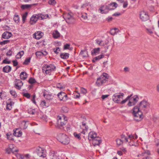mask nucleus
I'll use <instances>...</instances> for the list:
<instances>
[{"label": "nucleus", "instance_id": "obj_44", "mask_svg": "<svg viewBox=\"0 0 159 159\" xmlns=\"http://www.w3.org/2000/svg\"><path fill=\"white\" fill-rule=\"evenodd\" d=\"M30 59L31 58L30 57L26 58L25 61L24 62L23 64L25 65L28 64L30 61Z\"/></svg>", "mask_w": 159, "mask_h": 159}, {"label": "nucleus", "instance_id": "obj_42", "mask_svg": "<svg viewBox=\"0 0 159 159\" xmlns=\"http://www.w3.org/2000/svg\"><path fill=\"white\" fill-rule=\"evenodd\" d=\"M28 15V12H25V13H24L22 16V21L23 23L25 22V21L26 20V18L27 16Z\"/></svg>", "mask_w": 159, "mask_h": 159}, {"label": "nucleus", "instance_id": "obj_9", "mask_svg": "<svg viewBox=\"0 0 159 159\" xmlns=\"http://www.w3.org/2000/svg\"><path fill=\"white\" fill-rule=\"evenodd\" d=\"M37 157L39 158V159H43L46 157V150L44 149L38 147L36 150Z\"/></svg>", "mask_w": 159, "mask_h": 159}, {"label": "nucleus", "instance_id": "obj_43", "mask_svg": "<svg viewBox=\"0 0 159 159\" xmlns=\"http://www.w3.org/2000/svg\"><path fill=\"white\" fill-rule=\"evenodd\" d=\"M28 82L30 84H33L36 82V81L35 79L33 78H30Z\"/></svg>", "mask_w": 159, "mask_h": 159}, {"label": "nucleus", "instance_id": "obj_37", "mask_svg": "<svg viewBox=\"0 0 159 159\" xmlns=\"http://www.w3.org/2000/svg\"><path fill=\"white\" fill-rule=\"evenodd\" d=\"M24 52L23 51H21L19 52L16 56V59H19L21 58V57L24 55Z\"/></svg>", "mask_w": 159, "mask_h": 159}, {"label": "nucleus", "instance_id": "obj_35", "mask_svg": "<svg viewBox=\"0 0 159 159\" xmlns=\"http://www.w3.org/2000/svg\"><path fill=\"white\" fill-rule=\"evenodd\" d=\"M104 57V56L103 55H100L98 56L95 57L93 60V61L95 62L97 60H99Z\"/></svg>", "mask_w": 159, "mask_h": 159}, {"label": "nucleus", "instance_id": "obj_63", "mask_svg": "<svg viewBox=\"0 0 159 159\" xmlns=\"http://www.w3.org/2000/svg\"><path fill=\"white\" fill-rule=\"evenodd\" d=\"M11 63V61H8L6 59L4 60L3 61L2 63L5 64H10Z\"/></svg>", "mask_w": 159, "mask_h": 159}, {"label": "nucleus", "instance_id": "obj_16", "mask_svg": "<svg viewBox=\"0 0 159 159\" xmlns=\"http://www.w3.org/2000/svg\"><path fill=\"white\" fill-rule=\"evenodd\" d=\"M40 19L38 15H33L30 18V24L33 25L35 24L38 20V19Z\"/></svg>", "mask_w": 159, "mask_h": 159}, {"label": "nucleus", "instance_id": "obj_19", "mask_svg": "<svg viewBox=\"0 0 159 159\" xmlns=\"http://www.w3.org/2000/svg\"><path fill=\"white\" fill-rule=\"evenodd\" d=\"M97 137V134L94 132L92 131L89 133L88 139L89 141H92L94 139H96Z\"/></svg>", "mask_w": 159, "mask_h": 159}, {"label": "nucleus", "instance_id": "obj_29", "mask_svg": "<svg viewBox=\"0 0 159 159\" xmlns=\"http://www.w3.org/2000/svg\"><path fill=\"white\" fill-rule=\"evenodd\" d=\"M80 55L84 58L87 57L88 56V52L85 50L81 51L80 52Z\"/></svg>", "mask_w": 159, "mask_h": 159}, {"label": "nucleus", "instance_id": "obj_22", "mask_svg": "<svg viewBox=\"0 0 159 159\" xmlns=\"http://www.w3.org/2000/svg\"><path fill=\"white\" fill-rule=\"evenodd\" d=\"M12 35V34L11 33L8 31H6L2 34V37L4 39H8L11 37Z\"/></svg>", "mask_w": 159, "mask_h": 159}, {"label": "nucleus", "instance_id": "obj_31", "mask_svg": "<svg viewBox=\"0 0 159 159\" xmlns=\"http://www.w3.org/2000/svg\"><path fill=\"white\" fill-rule=\"evenodd\" d=\"M95 42L97 44L101 46H104L105 44L102 40L97 39L96 40Z\"/></svg>", "mask_w": 159, "mask_h": 159}, {"label": "nucleus", "instance_id": "obj_40", "mask_svg": "<svg viewBox=\"0 0 159 159\" xmlns=\"http://www.w3.org/2000/svg\"><path fill=\"white\" fill-rule=\"evenodd\" d=\"M45 98L48 100H50L53 99V96L52 95L48 94L46 95H44Z\"/></svg>", "mask_w": 159, "mask_h": 159}, {"label": "nucleus", "instance_id": "obj_28", "mask_svg": "<svg viewBox=\"0 0 159 159\" xmlns=\"http://www.w3.org/2000/svg\"><path fill=\"white\" fill-rule=\"evenodd\" d=\"M20 77L21 80H25L27 77V74L25 72H22L20 75Z\"/></svg>", "mask_w": 159, "mask_h": 159}, {"label": "nucleus", "instance_id": "obj_21", "mask_svg": "<svg viewBox=\"0 0 159 159\" xmlns=\"http://www.w3.org/2000/svg\"><path fill=\"white\" fill-rule=\"evenodd\" d=\"M92 141L93 144L94 146L99 145L101 143V139L99 137L94 139Z\"/></svg>", "mask_w": 159, "mask_h": 159}, {"label": "nucleus", "instance_id": "obj_13", "mask_svg": "<svg viewBox=\"0 0 159 159\" xmlns=\"http://www.w3.org/2000/svg\"><path fill=\"white\" fill-rule=\"evenodd\" d=\"M110 6H102L99 8L98 11H100V13L101 14H106L108 12L109 10H112V8H111Z\"/></svg>", "mask_w": 159, "mask_h": 159}, {"label": "nucleus", "instance_id": "obj_26", "mask_svg": "<svg viewBox=\"0 0 159 159\" xmlns=\"http://www.w3.org/2000/svg\"><path fill=\"white\" fill-rule=\"evenodd\" d=\"M120 31L119 30L116 28L112 29L110 31V33L112 35H115L116 34Z\"/></svg>", "mask_w": 159, "mask_h": 159}, {"label": "nucleus", "instance_id": "obj_30", "mask_svg": "<svg viewBox=\"0 0 159 159\" xmlns=\"http://www.w3.org/2000/svg\"><path fill=\"white\" fill-rule=\"evenodd\" d=\"M60 57L62 59H67L69 57V54L67 53H61L60 55Z\"/></svg>", "mask_w": 159, "mask_h": 159}, {"label": "nucleus", "instance_id": "obj_3", "mask_svg": "<svg viewBox=\"0 0 159 159\" xmlns=\"http://www.w3.org/2000/svg\"><path fill=\"white\" fill-rule=\"evenodd\" d=\"M109 76L106 73H104L97 79L96 84L97 86H100L108 80Z\"/></svg>", "mask_w": 159, "mask_h": 159}, {"label": "nucleus", "instance_id": "obj_64", "mask_svg": "<svg viewBox=\"0 0 159 159\" xmlns=\"http://www.w3.org/2000/svg\"><path fill=\"white\" fill-rule=\"evenodd\" d=\"M42 55H43V52H38L36 53V55L37 57L41 56Z\"/></svg>", "mask_w": 159, "mask_h": 159}, {"label": "nucleus", "instance_id": "obj_36", "mask_svg": "<svg viewBox=\"0 0 159 159\" xmlns=\"http://www.w3.org/2000/svg\"><path fill=\"white\" fill-rule=\"evenodd\" d=\"M39 18H41L42 20L47 19L49 17L48 14L43 15L42 14H39Z\"/></svg>", "mask_w": 159, "mask_h": 159}, {"label": "nucleus", "instance_id": "obj_12", "mask_svg": "<svg viewBox=\"0 0 159 159\" xmlns=\"http://www.w3.org/2000/svg\"><path fill=\"white\" fill-rule=\"evenodd\" d=\"M140 18L141 20L143 21H145L149 19V17L147 12L142 11L140 12Z\"/></svg>", "mask_w": 159, "mask_h": 159}, {"label": "nucleus", "instance_id": "obj_7", "mask_svg": "<svg viewBox=\"0 0 159 159\" xmlns=\"http://www.w3.org/2000/svg\"><path fill=\"white\" fill-rule=\"evenodd\" d=\"M150 104L149 102L147 101L143 100L140 102L138 107L141 111L143 110L147 113L150 108Z\"/></svg>", "mask_w": 159, "mask_h": 159}, {"label": "nucleus", "instance_id": "obj_60", "mask_svg": "<svg viewBox=\"0 0 159 159\" xmlns=\"http://www.w3.org/2000/svg\"><path fill=\"white\" fill-rule=\"evenodd\" d=\"M81 17L83 18L84 19H86L87 18V15L86 13H84L83 14H81Z\"/></svg>", "mask_w": 159, "mask_h": 159}, {"label": "nucleus", "instance_id": "obj_61", "mask_svg": "<svg viewBox=\"0 0 159 159\" xmlns=\"http://www.w3.org/2000/svg\"><path fill=\"white\" fill-rule=\"evenodd\" d=\"M12 51L11 50H9L7 53V55L8 56H11L12 55Z\"/></svg>", "mask_w": 159, "mask_h": 159}, {"label": "nucleus", "instance_id": "obj_38", "mask_svg": "<svg viewBox=\"0 0 159 159\" xmlns=\"http://www.w3.org/2000/svg\"><path fill=\"white\" fill-rule=\"evenodd\" d=\"M133 139L131 140H129V144L130 146H136L137 145V144L136 143H135L134 142V140L135 139Z\"/></svg>", "mask_w": 159, "mask_h": 159}, {"label": "nucleus", "instance_id": "obj_25", "mask_svg": "<svg viewBox=\"0 0 159 159\" xmlns=\"http://www.w3.org/2000/svg\"><path fill=\"white\" fill-rule=\"evenodd\" d=\"M43 33L40 32H37L34 34L35 38L37 39H39L43 35Z\"/></svg>", "mask_w": 159, "mask_h": 159}, {"label": "nucleus", "instance_id": "obj_5", "mask_svg": "<svg viewBox=\"0 0 159 159\" xmlns=\"http://www.w3.org/2000/svg\"><path fill=\"white\" fill-rule=\"evenodd\" d=\"M67 118L64 115L62 116H58L57 117V125L58 127L60 129L64 128V126L65 125L67 122Z\"/></svg>", "mask_w": 159, "mask_h": 159}, {"label": "nucleus", "instance_id": "obj_51", "mask_svg": "<svg viewBox=\"0 0 159 159\" xmlns=\"http://www.w3.org/2000/svg\"><path fill=\"white\" fill-rule=\"evenodd\" d=\"M7 138L10 140H14L12 138V135L11 134H7Z\"/></svg>", "mask_w": 159, "mask_h": 159}, {"label": "nucleus", "instance_id": "obj_15", "mask_svg": "<svg viewBox=\"0 0 159 159\" xmlns=\"http://www.w3.org/2000/svg\"><path fill=\"white\" fill-rule=\"evenodd\" d=\"M14 146L13 144L9 145V147L6 149V151L8 154L10 153L11 152L14 153L15 152H17V150H14Z\"/></svg>", "mask_w": 159, "mask_h": 159}, {"label": "nucleus", "instance_id": "obj_52", "mask_svg": "<svg viewBox=\"0 0 159 159\" xmlns=\"http://www.w3.org/2000/svg\"><path fill=\"white\" fill-rule=\"evenodd\" d=\"M87 92V91L86 89L84 88H81L80 89V92L81 93H83V94H85Z\"/></svg>", "mask_w": 159, "mask_h": 159}, {"label": "nucleus", "instance_id": "obj_57", "mask_svg": "<svg viewBox=\"0 0 159 159\" xmlns=\"http://www.w3.org/2000/svg\"><path fill=\"white\" fill-rule=\"evenodd\" d=\"M62 111L64 112H67L68 111V109L67 107H62Z\"/></svg>", "mask_w": 159, "mask_h": 159}, {"label": "nucleus", "instance_id": "obj_46", "mask_svg": "<svg viewBox=\"0 0 159 159\" xmlns=\"http://www.w3.org/2000/svg\"><path fill=\"white\" fill-rule=\"evenodd\" d=\"M10 42L9 40H7L3 41L2 42H0V44L1 45H3L6 44Z\"/></svg>", "mask_w": 159, "mask_h": 159}, {"label": "nucleus", "instance_id": "obj_17", "mask_svg": "<svg viewBox=\"0 0 159 159\" xmlns=\"http://www.w3.org/2000/svg\"><path fill=\"white\" fill-rule=\"evenodd\" d=\"M81 129H82V131H80V134H85V133L87 132L88 129V127L86 125V124L84 122H82V125L80 126Z\"/></svg>", "mask_w": 159, "mask_h": 159}, {"label": "nucleus", "instance_id": "obj_53", "mask_svg": "<svg viewBox=\"0 0 159 159\" xmlns=\"http://www.w3.org/2000/svg\"><path fill=\"white\" fill-rule=\"evenodd\" d=\"M12 104L11 103L7 104V105L6 108L7 110H10L12 108Z\"/></svg>", "mask_w": 159, "mask_h": 159}, {"label": "nucleus", "instance_id": "obj_54", "mask_svg": "<svg viewBox=\"0 0 159 159\" xmlns=\"http://www.w3.org/2000/svg\"><path fill=\"white\" fill-rule=\"evenodd\" d=\"M146 30H147L148 32V33L151 34L153 33L154 31V28H152V29H146Z\"/></svg>", "mask_w": 159, "mask_h": 159}, {"label": "nucleus", "instance_id": "obj_10", "mask_svg": "<svg viewBox=\"0 0 159 159\" xmlns=\"http://www.w3.org/2000/svg\"><path fill=\"white\" fill-rule=\"evenodd\" d=\"M124 95V94L123 93H115L112 96V100L115 102L120 104L121 99L123 98Z\"/></svg>", "mask_w": 159, "mask_h": 159}, {"label": "nucleus", "instance_id": "obj_6", "mask_svg": "<svg viewBox=\"0 0 159 159\" xmlns=\"http://www.w3.org/2000/svg\"><path fill=\"white\" fill-rule=\"evenodd\" d=\"M57 139L64 144H67L70 142V139L69 137L64 134L60 133L58 134Z\"/></svg>", "mask_w": 159, "mask_h": 159}, {"label": "nucleus", "instance_id": "obj_59", "mask_svg": "<svg viewBox=\"0 0 159 159\" xmlns=\"http://www.w3.org/2000/svg\"><path fill=\"white\" fill-rule=\"evenodd\" d=\"M13 65L14 66H15L17 65L18 64V62H17V60H16L12 61Z\"/></svg>", "mask_w": 159, "mask_h": 159}, {"label": "nucleus", "instance_id": "obj_11", "mask_svg": "<svg viewBox=\"0 0 159 159\" xmlns=\"http://www.w3.org/2000/svg\"><path fill=\"white\" fill-rule=\"evenodd\" d=\"M128 137L127 138L124 135L122 134L121 136V139L123 142H129V140H131L133 139H137V136L136 135L130 134L128 136Z\"/></svg>", "mask_w": 159, "mask_h": 159}, {"label": "nucleus", "instance_id": "obj_50", "mask_svg": "<svg viewBox=\"0 0 159 159\" xmlns=\"http://www.w3.org/2000/svg\"><path fill=\"white\" fill-rule=\"evenodd\" d=\"M74 135L75 138L79 139H81L80 134H78L76 133H74Z\"/></svg>", "mask_w": 159, "mask_h": 159}, {"label": "nucleus", "instance_id": "obj_18", "mask_svg": "<svg viewBox=\"0 0 159 159\" xmlns=\"http://www.w3.org/2000/svg\"><path fill=\"white\" fill-rule=\"evenodd\" d=\"M15 84V88L18 89H20L23 85V83L19 80H16Z\"/></svg>", "mask_w": 159, "mask_h": 159}, {"label": "nucleus", "instance_id": "obj_24", "mask_svg": "<svg viewBox=\"0 0 159 159\" xmlns=\"http://www.w3.org/2000/svg\"><path fill=\"white\" fill-rule=\"evenodd\" d=\"M37 3L32 4H26L22 5L21 6V8L22 9H27L33 7H34L37 6L38 5Z\"/></svg>", "mask_w": 159, "mask_h": 159}, {"label": "nucleus", "instance_id": "obj_48", "mask_svg": "<svg viewBox=\"0 0 159 159\" xmlns=\"http://www.w3.org/2000/svg\"><path fill=\"white\" fill-rule=\"evenodd\" d=\"M48 3L52 5H55L56 3L55 0H49L48 1Z\"/></svg>", "mask_w": 159, "mask_h": 159}, {"label": "nucleus", "instance_id": "obj_55", "mask_svg": "<svg viewBox=\"0 0 159 159\" xmlns=\"http://www.w3.org/2000/svg\"><path fill=\"white\" fill-rule=\"evenodd\" d=\"M22 124H24V129H26V128H27L28 125V123H27L25 121H23Z\"/></svg>", "mask_w": 159, "mask_h": 159}, {"label": "nucleus", "instance_id": "obj_2", "mask_svg": "<svg viewBox=\"0 0 159 159\" xmlns=\"http://www.w3.org/2000/svg\"><path fill=\"white\" fill-rule=\"evenodd\" d=\"M134 119L136 121L141 120L143 118L142 112L138 106H135L132 109Z\"/></svg>", "mask_w": 159, "mask_h": 159}, {"label": "nucleus", "instance_id": "obj_1", "mask_svg": "<svg viewBox=\"0 0 159 159\" xmlns=\"http://www.w3.org/2000/svg\"><path fill=\"white\" fill-rule=\"evenodd\" d=\"M132 95L131 94L128 96L125 99L121 101L120 104H123L129 100L127 103L128 106L131 107L135 105L138 102L139 98L137 95H134L133 97Z\"/></svg>", "mask_w": 159, "mask_h": 159}, {"label": "nucleus", "instance_id": "obj_56", "mask_svg": "<svg viewBox=\"0 0 159 159\" xmlns=\"http://www.w3.org/2000/svg\"><path fill=\"white\" fill-rule=\"evenodd\" d=\"M57 88L60 89H63L65 88L64 86L61 85L60 83L57 84Z\"/></svg>", "mask_w": 159, "mask_h": 159}, {"label": "nucleus", "instance_id": "obj_47", "mask_svg": "<svg viewBox=\"0 0 159 159\" xmlns=\"http://www.w3.org/2000/svg\"><path fill=\"white\" fill-rule=\"evenodd\" d=\"M11 94L15 98L17 96V94L15 91L13 90H11L10 91Z\"/></svg>", "mask_w": 159, "mask_h": 159}, {"label": "nucleus", "instance_id": "obj_27", "mask_svg": "<svg viewBox=\"0 0 159 159\" xmlns=\"http://www.w3.org/2000/svg\"><path fill=\"white\" fill-rule=\"evenodd\" d=\"M11 67L8 65H7L4 67L3 68V72L6 73H8L11 71Z\"/></svg>", "mask_w": 159, "mask_h": 159}, {"label": "nucleus", "instance_id": "obj_39", "mask_svg": "<svg viewBox=\"0 0 159 159\" xmlns=\"http://www.w3.org/2000/svg\"><path fill=\"white\" fill-rule=\"evenodd\" d=\"M100 48H99L94 49L92 51V55H94V54H96L97 53H98L100 51Z\"/></svg>", "mask_w": 159, "mask_h": 159}, {"label": "nucleus", "instance_id": "obj_34", "mask_svg": "<svg viewBox=\"0 0 159 159\" xmlns=\"http://www.w3.org/2000/svg\"><path fill=\"white\" fill-rule=\"evenodd\" d=\"M13 20L16 23H19L20 20L19 16L15 14L14 16Z\"/></svg>", "mask_w": 159, "mask_h": 159}, {"label": "nucleus", "instance_id": "obj_49", "mask_svg": "<svg viewBox=\"0 0 159 159\" xmlns=\"http://www.w3.org/2000/svg\"><path fill=\"white\" fill-rule=\"evenodd\" d=\"M70 45L69 44H66L64 45V49L70 50L71 49L70 48Z\"/></svg>", "mask_w": 159, "mask_h": 159}, {"label": "nucleus", "instance_id": "obj_14", "mask_svg": "<svg viewBox=\"0 0 159 159\" xmlns=\"http://www.w3.org/2000/svg\"><path fill=\"white\" fill-rule=\"evenodd\" d=\"M57 96L59 99L61 101H66L68 99L67 95L63 92H61L57 94Z\"/></svg>", "mask_w": 159, "mask_h": 159}, {"label": "nucleus", "instance_id": "obj_45", "mask_svg": "<svg viewBox=\"0 0 159 159\" xmlns=\"http://www.w3.org/2000/svg\"><path fill=\"white\" fill-rule=\"evenodd\" d=\"M53 51L56 54H57L60 51V49L59 47H57L53 49Z\"/></svg>", "mask_w": 159, "mask_h": 159}, {"label": "nucleus", "instance_id": "obj_4", "mask_svg": "<svg viewBox=\"0 0 159 159\" xmlns=\"http://www.w3.org/2000/svg\"><path fill=\"white\" fill-rule=\"evenodd\" d=\"M55 66L52 64H44L42 68L43 72L47 75H50L51 72L54 70Z\"/></svg>", "mask_w": 159, "mask_h": 159}, {"label": "nucleus", "instance_id": "obj_23", "mask_svg": "<svg viewBox=\"0 0 159 159\" xmlns=\"http://www.w3.org/2000/svg\"><path fill=\"white\" fill-rule=\"evenodd\" d=\"M13 135L17 137H20L22 136V132L18 129L14 130Z\"/></svg>", "mask_w": 159, "mask_h": 159}, {"label": "nucleus", "instance_id": "obj_8", "mask_svg": "<svg viewBox=\"0 0 159 159\" xmlns=\"http://www.w3.org/2000/svg\"><path fill=\"white\" fill-rule=\"evenodd\" d=\"M63 17L67 23L69 24H72L75 22V19L72 13H66L63 15Z\"/></svg>", "mask_w": 159, "mask_h": 159}, {"label": "nucleus", "instance_id": "obj_32", "mask_svg": "<svg viewBox=\"0 0 159 159\" xmlns=\"http://www.w3.org/2000/svg\"><path fill=\"white\" fill-rule=\"evenodd\" d=\"M53 36L54 38H57L60 36L59 33L57 30H55L53 34Z\"/></svg>", "mask_w": 159, "mask_h": 159}, {"label": "nucleus", "instance_id": "obj_20", "mask_svg": "<svg viewBox=\"0 0 159 159\" xmlns=\"http://www.w3.org/2000/svg\"><path fill=\"white\" fill-rule=\"evenodd\" d=\"M150 154V153L149 151H147L144 152H143L141 155L144 157L142 159H152L149 155Z\"/></svg>", "mask_w": 159, "mask_h": 159}, {"label": "nucleus", "instance_id": "obj_62", "mask_svg": "<svg viewBox=\"0 0 159 159\" xmlns=\"http://www.w3.org/2000/svg\"><path fill=\"white\" fill-rule=\"evenodd\" d=\"M40 118L43 120H45L47 119L46 116L45 115H43L40 117Z\"/></svg>", "mask_w": 159, "mask_h": 159}, {"label": "nucleus", "instance_id": "obj_33", "mask_svg": "<svg viewBox=\"0 0 159 159\" xmlns=\"http://www.w3.org/2000/svg\"><path fill=\"white\" fill-rule=\"evenodd\" d=\"M108 6H110L111 8H113L112 10L115 9L117 7V4L116 2H112L108 5Z\"/></svg>", "mask_w": 159, "mask_h": 159}, {"label": "nucleus", "instance_id": "obj_58", "mask_svg": "<svg viewBox=\"0 0 159 159\" xmlns=\"http://www.w3.org/2000/svg\"><path fill=\"white\" fill-rule=\"evenodd\" d=\"M23 96L27 98H29L30 97V94L28 93H24L23 94Z\"/></svg>", "mask_w": 159, "mask_h": 159}, {"label": "nucleus", "instance_id": "obj_41", "mask_svg": "<svg viewBox=\"0 0 159 159\" xmlns=\"http://www.w3.org/2000/svg\"><path fill=\"white\" fill-rule=\"evenodd\" d=\"M116 141L117 145L119 146L122 144L123 143V142L121 139H116Z\"/></svg>", "mask_w": 159, "mask_h": 159}]
</instances>
